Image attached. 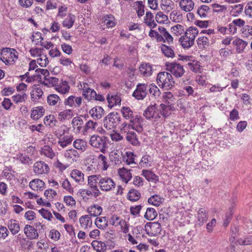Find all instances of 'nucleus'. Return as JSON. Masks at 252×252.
Listing matches in <instances>:
<instances>
[{
    "instance_id": "a18cd8bd",
    "label": "nucleus",
    "mask_w": 252,
    "mask_h": 252,
    "mask_svg": "<svg viewBox=\"0 0 252 252\" xmlns=\"http://www.w3.org/2000/svg\"><path fill=\"white\" fill-rule=\"evenodd\" d=\"M40 152L41 155H44L50 158H53L55 156V154L52 148L49 145L44 146L41 149Z\"/></svg>"
},
{
    "instance_id": "f03ea898",
    "label": "nucleus",
    "mask_w": 252,
    "mask_h": 252,
    "mask_svg": "<svg viewBox=\"0 0 252 252\" xmlns=\"http://www.w3.org/2000/svg\"><path fill=\"white\" fill-rule=\"evenodd\" d=\"M69 129L65 125H62L55 131V134L58 138V144L62 148L66 147L71 144L73 138L68 133Z\"/></svg>"
},
{
    "instance_id": "37998d69",
    "label": "nucleus",
    "mask_w": 252,
    "mask_h": 252,
    "mask_svg": "<svg viewBox=\"0 0 252 252\" xmlns=\"http://www.w3.org/2000/svg\"><path fill=\"white\" fill-rule=\"evenodd\" d=\"M72 116V111L70 109H65L59 113L58 119L60 121H63L70 119Z\"/></svg>"
},
{
    "instance_id": "c9c22d12",
    "label": "nucleus",
    "mask_w": 252,
    "mask_h": 252,
    "mask_svg": "<svg viewBox=\"0 0 252 252\" xmlns=\"http://www.w3.org/2000/svg\"><path fill=\"white\" fill-rule=\"evenodd\" d=\"M197 221L199 225H202L208 220V213L204 208H200L197 212Z\"/></svg>"
},
{
    "instance_id": "bb28decb",
    "label": "nucleus",
    "mask_w": 252,
    "mask_h": 252,
    "mask_svg": "<svg viewBox=\"0 0 252 252\" xmlns=\"http://www.w3.org/2000/svg\"><path fill=\"white\" fill-rule=\"evenodd\" d=\"M194 6L192 0H181L179 2L180 8L185 12H190L193 9Z\"/></svg>"
},
{
    "instance_id": "39448f33",
    "label": "nucleus",
    "mask_w": 252,
    "mask_h": 252,
    "mask_svg": "<svg viewBox=\"0 0 252 252\" xmlns=\"http://www.w3.org/2000/svg\"><path fill=\"white\" fill-rule=\"evenodd\" d=\"M160 114L164 118L168 116L166 113L162 111L159 112L156 105L148 107L143 113V115L147 119L152 121H158L160 119Z\"/></svg>"
},
{
    "instance_id": "9d476101",
    "label": "nucleus",
    "mask_w": 252,
    "mask_h": 252,
    "mask_svg": "<svg viewBox=\"0 0 252 252\" xmlns=\"http://www.w3.org/2000/svg\"><path fill=\"white\" fill-rule=\"evenodd\" d=\"M116 184L114 181L110 177L101 176L98 187L102 191L108 192L112 190L115 188Z\"/></svg>"
},
{
    "instance_id": "2eb2a0df",
    "label": "nucleus",
    "mask_w": 252,
    "mask_h": 252,
    "mask_svg": "<svg viewBox=\"0 0 252 252\" xmlns=\"http://www.w3.org/2000/svg\"><path fill=\"white\" fill-rule=\"evenodd\" d=\"M82 100L81 97L70 95L65 99L64 104L65 105H67L71 107L78 108L81 105Z\"/></svg>"
},
{
    "instance_id": "774afa93",
    "label": "nucleus",
    "mask_w": 252,
    "mask_h": 252,
    "mask_svg": "<svg viewBox=\"0 0 252 252\" xmlns=\"http://www.w3.org/2000/svg\"><path fill=\"white\" fill-rule=\"evenodd\" d=\"M171 29L173 33L177 36L180 35L185 32L184 26L179 24L172 27Z\"/></svg>"
},
{
    "instance_id": "aec40b11",
    "label": "nucleus",
    "mask_w": 252,
    "mask_h": 252,
    "mask_svg": "<svg viewBox=\"0 0 252 252\" xmlns=\"http://www.w3.org/2000/svg\"><path fill=\"white\" fill-rule=\"evenodd\" d=\"M64 156L68 161L72 163L77 161L79 154L76 150L70 149L65 151Z\"/></svg>"
},
{
    "instance_id": "8fccbe9b",
    "label": "nucleus",
    "mask_w": 252,
    "mask_h": 252,
    "mask_svg": "<svg viewBox=\"0 0 252 252\" xmlns=\"http://www.w3.org/2000/svg\"><path fill=\"white\" fill-rule=\"evenodd\" d=\"M28 98V95L25 93L16 94L12 96V100L16 104L24 102Z\"/></svg>"
},
{
    "instance_id": "0eeeda50",
    "label": "nucleus",
    "mask_w": 252,
    "mask_h": 252,
    "mask_svg": "<svg viewBox=\"0 0 252 252\" xmlns=\"http://www.w3.org/2000/svg\"><path fill=\"white\" fill-rule=\"evenodd\" d=\"M17 53L16 50L14 49L4 48L0 54V60L5 64H9L12 62L15 61V59L18 58Z\"/></svg>"
},
{
    "instance_id": "f8f14e48",
    "label": "nucleus",
    "mask_w": 252,
    "mask_h": 252,
    "mask_svg": "<svg viewBox=\"0 0 252 252\" xmlns=\"http://www.w3.org/2000/svg\"><path fill=\"white\" fill-rule=\"evenodd\" d=\"M158 30L160 32V36H161V40H159L158 42L167 43L169 45L173 43V36L164 27L159 26L158 28Z\"/></svg>"
},
{
    "instance_id": "473e14b6",
    "label": "nucleus",
    "mask_w": 252,
    "mask_h": 252,
    "mask_svg": "<svg viewBox=\"0 0 252 252\" xmlns=\"http://www.w3.org/2000/svg\"><path fill=\"white\" fill-rule=\"evenodd\" d=\"M144 23L150 28H154L157 26V24L154 21V17L151 12H146L144 18Z\"/></svg>"
},
{
    "instance_id": "6ab92c4d",
    "label": "nucleus",
    "mask_w": 252,
    "mask_h": 252,
    "mask_svg": "<svg viewBox=\"0 0 252 252\" xmlns=\"http://www.w3.org/2000/svg\"><path fill=\"white\" fill-rule=\"evenodd\" d=\"M47 102L50 107H56L60 105L62 101L57 94H51L47 97Z\"/></svg>"
},
{
    "instance_id": "603ef678",
    "label": "nucleus",
    "mask_w": 252,
    "mask_h": 252,
    "mask_svg": "<svg viewBox=\"0 0 252 252\" xmlns=\"http://www.w3.org/2000/svg\"><path fill=\"white\" fill-rule=\"evenodd\" d=\"M92 246L97 252H104L106 249L105 244L101 241H93L92 243Z\"/></svg>"
},
{
    "instance_id": "338daca9",
    "label": "nucleus",
    "mask_w": 252,
    "mask_h": 252,
    "mask_svg": "<svg viewBox=\"0 0 252 252\" xmlns=\"http://www.w3.org/2000/svg\"><path fill=\"white\" fill-rule=\"evenodd\" d=\"M237 243L239 245H252V235L247 236L244 239L239 238L237 240Z\"/></svg>"
},
{
    "instance_id": "de8ad7c7",
    "label": "nucleus",
    "mask_w": 252,
    "mask_h": 252,
    "mask_svg": "<svg viewBox=\"0 0 252 252\" xmlns=\"http://www.w3.org/2000/svg\"><path fill=\"white\" fill-rule=\"evenodd\" d=\"M97 123L92 120L89 121L85 125L82 132L84 135H86L88 132L94 130Z\"/></svg>"
},
{
    "instance_id": "b1692460",
    "label": "nucleus",
    "mask_w": 252,
    "mask_h": 252,
    "mask_svg": "<svg viewBox=\"0 0 252 252\" xmlns=\"http://www.w3.org/2000/svg\"><path fill=\"white\" fill-rule=\"evenodd\" d=\"M87 212L91 217H97L101 214L102 208L97 204H94L87 208Z\"/></svg>"
},
{
    "instance_id": "c03bdc74",
    "label": "nucleus",
    "mask_w": 252,
    "mask_h": 252,
    "mask_svg": "<svg viewBox=\"0 0 252 252\" xmlns=\"http://www.w3.org/2000/svg\"><path fill=\"white\" fill-rule=\"evenodd\" d=\"M140 74L144 76H149L152 74V66L148 63H143L139 67Z\"/></svg>"
},
{
    "instance_id": "0e129e2a",
    "label": "nucleus",
    "mask_w": 252,
    "mask_h": 252,
    "mask_svg": "<svg viewBox=\"0 0 252 252\" xmlns=\"http://www.w3.org/2000/svg\"><path fill=\"white\" fill-rule=\"evenodd\" d=\"M210 8L209 6L203 5L200 6L197 10V14L201 18H205L210 12Z\"/></svg>"
},
{
    "instance_id": "a211bd4d",
    "label": "nucleus",
    "mask_w": 252,
    "mask_h": 252,
    "mask_svg": "<svg viewBox=\"0 0 252 252\" xmlns=\"http://www.w3.org/2000/svg\"><path fill=\"white\" fill-rule=\"evenodd\" d=\"M24 232L29 239H36L38 237L37 230L30 225H26L24 228Z\"/></svg>"
},
{
    "instance_id": "09e8293b",
    "label": "nucleus",
    "mask_w": 252,
    "mask_h": 252,
    "mask_svg": "<svg viewBox=\"0 0 252 252\" xmlns=\"http://www.w3.org/2000/svg\"><path fill=\"white\" fill-rule=\"evenodd\" d=\"M104 23L108 28H112L116 24V19L112 15H106L103 17Z\"/></svg>"
},
{
    "instance_id": "dca6fc26",
    "label": "nucleus",
    "mask_w": 252,
    "mask_h": 252,
    "mask_svg": "<svg viewBox=\"0 0 252 252\" xmlns=\"http://www.w3.org/2000/svg\"><path fill=\"white\" fill-rule=\"evenodd\" d=\"M100 178V175H90L88 178V185L91 189L96 190L97 194H101L97 186V184L99 183Z\"/></svg>"
},
{
    "instance_id": "393cba45",
    "label": "nucleus",
    "mask_w": 252,
    "mask_h": 252,
    "mask_svg": "<svg viewBox=\"0 0 252 252\" xmlns=\"http://www.w3.org/2000/svg\"><path fill=\"white\" fill-rule=\"evenodd\" d=\"M7 227L13 235L17 234L20 230L19 222L13 219H10L7 222Z\"/></svg>"
},
{
    "instance_id": "cd10ccee",
    "label": "nucleus",
    "mask_w": 252,
    "mask_h": 252,
    "mask_svg": "<svg viewBox=\"0 0 252 252\" xmlns=\"http://www.w3.org/2000/svg\"><path fill=\"white\" fill-rule=\"evenodd\" d=\"M83 87V95L86 99L90 100L94 99V96H96V92L94 90L88 87L87 84H84Z\"/></svg>"
},
{
    "instance_id": "c756f323",
    "label": "nucleus",
    "mask_w": 252,
    "mask_h": 252,
    "mask_svg": "<svg viewBox=\"0 0 252 252\" xmlns=\"http://www.w3.org/2000/svg\"><path fill=\"white\" fill-rule=\"evenodd\" d=\"M107 100L108 103V106L112 108L114 106L120 105L121 102V98L118 94L111 95L108 94Z\"/></svg>"
},
{
    "instance_id": "864d4df0",
    "label": "nucleus",
    "mask_w": 252,
    "mask_h": 252,
    "mask_svg": "<svg viewBox=\"0 0 252 252\" xmlns=\"http://www.w3.org/2000/svg\"><path fill=\"white\" fill-rule=\"evenodd\" d=\"M73 146L75 149L84 152L86 149L87 143L82 139H78L74 141Z\"/></svg>"
},
{
    "instance_id": "052dcab7",
    "label": "nucleus",
    "mask_w": 252,
    "mask_h": 252,
    "mask_svg": "<svg viewBox=\"0 0 252 252\" xmlns=\"http://www.w3.org/2000/svg\"><path fill=\"white\" fill-rule=\"evenodd\" d=\"M109 223L113 226H118L120 224H124L125 220L121 219L117 215H113L109 220Z\"/></svg>"
},
{
    "instance_id": "9b49d317",
    "label": "nucleus",
    "mask_w": 252,
    "mask_h": 252,
    "mask_svg": "<svg viewBox=\"0 0 252 252\" xmlns=\"http://www.w3.org/2000/svg\"><path fill=\"white\" fill-rule=\"evenodd\" d=\"M147 85L145 84H139L133 92L132 95L137 100H142L147 94Z\"/></svg>"
},
{
    "instance_id": "ddd939ff",
    "label": "nucleus",
    "mask_w": 252,
    "mask_h": 252,
    "mask_svg": "<svg viewBox=\"0 0 252 252\" xmlns=\"http://www.w3.org/2000/svg\"><path fill=\"white\" fill-rule=\"evenodd\" d=\"M49 170L48 165L44 161H37L33 165V171L37 175L47 174Z\"/></svg>"
},
{
    "instance_id": "ea45409f",
    "label": "nucleus",
    "mask_w": 252,
    "mask_h": 252,
    "mask_svg": "<svg viewBox=\"0 0 252 252\" xmlns=\"http://www.w3.org/2000/svg\"><path fill=\"white\" fill-rule=\"evenodd\" d=\"M244 6L242 4H235L231 6L230 9V14L232 17L239 16L243 11Z\"/></svg>"
},
{
    "instance_id": "5701e85b",
    "label": "nucleus",
    "mask_w": 252,
    "mask_h": 252,
    "mask_svg": "<svg viewBox=\"0 0 252 252\" xmlns=\"http://www.w3.org/2000/svg\"><path fill=\"white\" fill-rule=\"evenodd\" d=\"M29 186L34 190H43L45 188V183L40 179H35L30 182Z\"/></svg>"
},
{
    "instance_id": "58836bf2",
    "label": "nucleus",
    "mask_w": 252,
    "mask_h": 252,
    "mask_svg": "<svg viewBox=\"0 0 252 252\" xmlns=\"http://www.w3.org/2000/svg\"><path fill=\"white\" fill-rule=\"evenodd\" d=\"M142 175L144 176L148 181L154 183H157L158 181V177L150 170H143Z\"/></svg>"
},
{
    "instance_id": "f704fd0d",
    "label": "nucleus",
    "mask_w": 252,
    "mask_h": 252,
    "mask_svg": "<svg viewBox=\"0 0 252 252\" xmlns=\"http://www.w3.org/2000/svg\"><path fill=\"white\" fill-rule=\"evenodd\" d=\"M198 47L199 49H207L210 45L209 37L202 36L197 39Z\"/></svg>"
},
{
    "instance_id": "f3484780",
    "label": "nucleus",
    "mask_w": 252,
    "mask_h": 252,
    "mask_svg": "<svg viewBox=\"0 0 252 252\" xmlns=\"http://www.w3.org/2000/svg\"><path fill=\"white\" fill-rule=\"evenodd\" d=\"M131 170L127 169L126 168L119 169L118 173L122 180L125 183H127L132 178V174L130 172Z\"/></svg>"
},
{
    "instance_id": "c85d7f7f",
    "label": "nucleus",
    "mask_w": 252,
    "mask_h": 252,
    "mask_svg": "<svg viewBox=\"0 0 252 252\" xmlns=\"http://www.w3.org/2000/svg\"><path fill=\"white\" fill-rule=\"evenodd\" d=\"M233 44L236 47V52L238 53H241L244 52L246 47L248 45V42L243 39L237 37L233 41Z\"/></svg>"
},
{
    "instance_id": "4468645a",
    "label": "nucleus",
    "mask_w": 252,
    "mask_h": 252,
    "mask_svg": "<svg viewBox=\"0 0 252 252\" xmlns=\"http://www.w3.org/2000/svg\"><path fill=\"white\" fill-rule=\"evenodd\" d=\"M121 111L123 117L128 121H132L133 122H135V121L138 120L139 117H140L138 115H135L132 110L128 107L124 106L122 108Z\"/></svg>"
},
{
    "instance_id": "680f3d73",
    "label": "nucleus",
    "mask_w": 252,
    "mask_h": 252,
    "mask_svg": "<svg viewBox=\"0 0 252 252\" xmlns=\"http://www.w3.org/2000/svg\"><path fill=\"white\" fill-rule=\"evenodd\" d=\"M140 193L136 189H132L128 191V199L130 201H137L140 198Z\"/></svg>"
},
{
    "instance_id": "412c9836",
    "label": "nucleus",
    "mask_w": 252,
    "mask_h": 252,
    "mask_svg": "<svg viewBox=\"0 0 252 252\" xmlns=\"http://www.w3.org/2000/svg\"><path fill=\"white\" fill-rule=\"evenodd\" d=\"M125 133L126 134V139L128 143L134 146L140 144L137 135L134 131L128 130Z\"/></svg>"
},
{
    "instance_id": "69168bd1",
    "label": "nucleus",
    "mask_w": 252,
    "mask_h": 252,
    "mask_svg": "<svg viewBox=\"0 0 252 252\" xmlns=\"http://www.w3.org/2000/svg\"><path fill=\"white\" fill-rule=\"evenodd\" d=\"M156 21L159 24H166L168 22V18L167 16L159 11L158 12L155 17Z\"/></svg>"
},
{
    "instance_id": "4be33fe9",
    "label": "nucleus",
    "mask_w": 252,
    "mask_h": 252,
    "mask_svg": "<svg viewBox=\"0 0 252 252\" xmlns=\"http://www.w3.org/2000/svg\"><path fill=\"white\" fill-rule=\"evenodd\" d=\"M89 114L95 120L102 118L104 113V110L101 106H95L89 111Z\"/></svg>"
},
{
    "instance_id": "49530a36",
    "label": "nucleus",
    "mask_w": 252,
    "mask_h": 252,
    "mask_svg": "<svg viewBox=\"0 0 252 252\" xmlns=\"http://www.w3.org/2000/svg\"><path fill=\"white\" fill-rule=\"evenodd\" d=\"M75 21V16L72 13H69L67 17L63 21V26L68 29L71 28Z\"/></svg>"
},
{
    "instance_id": "e2e57ef3",
    "label": "nucleus",
    "mask_w": 252,
    "mask_h": 252,
    "mask_svg": "<svg viewBox=\"0 0 252 252\" xmlns=\"http://www.w3.org/2000/svg\"><path fill=\"white\" fill-rule=\"evenodd\" d=\"M187 65L192 71L195 73L200 72V65L198 62L193 60L192 62H189Z\"/></svg>"
},
{
    "instance_id": "a878e982",
    "label": "nucleus",
    "mask_w": 252,
    "mask_h": 252,
    "mask_svg": "<svg viewBox=\"0 0 252 252\" xmlns=\"http://www.w3.org/2000/svg\"><path fill=\"white\" fill-rule=\"evenodd\" d=\"M79 222L81 227L84 229L90 228L93 224L91 217L88 215L81 216L79 218Z\"/></svg>"
},
{
    "instance_id": "7c9ffc66",
    "label": "nucleus",
    "mask_w": 252,
    "mask_h": 252,
    "mask_svg": "<svg viewBox=\"0 0 252 252\" xmlns=\"http://www.w3.org/2000/svg\"><path fill=\"white\" fill-rule=\"evenodd\" d=\"M44 112L45 109L43 107H35L32 110L31 117L33 120H37L43 116Z\"/></svg>"
},
{
    "instance_id": "6e6552de",
    "label": "nucleus",
    "mask_w": 252,
    "mask_h": 252,
    "mask_svg": "<svg viewBox=\"0 0 252 252\" xmlns=\"http://www.w3.org/2000/svg\"><path fill=\"white\" fill-rule=\"evenodd\" d=\"M166 66L167 70L177 78L181 77L185 72L183 65L176 62L167 63Z\"/></svg>"
},
{
    "instance_id": "e433bc0d",
    "label": "nucleus",
    "mask_w": 252,
    "mask_h": 252,
    "mask_svg": "<svg viewBox=\"0 0 252 252\" xmlns=\"http://www.w3.org/2000/svg\"><path fill=\"white\" fill-rule=\"evenodd\" d=\"M160 5L163 11L168 12L173 9L174 3L171 0H161Z\"/></svg>"
},
{
    "instance_id": "20e7f679",
    "label": "nucleus",
    "mask_w": 252,
    "mask_h": 252,
    "mask_svg": "<svg viewBox=\"0 0 252 252\" xmlns=\"http://www.w3.org/2000/svg\"><path fill=\"white\" fill-rule=\"evenodd\" d=\"M107 141L106 137L94 134L91 137L89 143L94 148H95L102 153H104L107 147Z\"/></svg>"
},
{
    "instance_id": "7ed1b4c3",
    "label": "nucleus",
    "mask_w": 252,
    "mask_h": 252,
    "mask_svg": "<svg viewBox=\"0 0 252 252\" xmlns=\"http://www.w3.org/2000/svg\"><path fill=\"white\" fill-rule=\"evenodd\" d=\"M156 81L158 86L165 90L172 89L175 85V81L171 73L162 71L158 74Z\"/></svg>"
},
{
    "instance_id": "4c0bfd02",
    "label": "nucleus",
    "mask_w": 252,
    "mask_h": 252,
    "mask_svg": "<svg viewBox=\"0 0 252 252\" xmlns=\"http://www.w3.org/2000/svg\"><path fill=\"white\" fill-rule=\"evenodd\" d=\"M69 90L70 87L66 81L61 80L60 82H59L57 87H56V90L62 94L67 93Z\"/></svg>"
},
{
    "instance_id": "72a5a7b5",
    "label": "nucleus",
    "mask_w": 252,
    "mask_h": 252,
    "mask_svg": "<svg viewBox=\"0 0 252 252\" xmlns=\"http://www.w3.org/2000/svg\"><path fill=\"white\" fill-rule=\"evenodd\" d=\"M43 94L42 89L38 85L35 86L31 93V99L33 101H36L41 97Z\"/></svg>"
},
{
    "instance_id": "4d7b16f0",
    "label": "nucleus",
    "mask_w": 252,
    "mask_h": 252,
    "mask_svg": "<svg viewBox=\"0 0 252 252\" xmlns=\"http://www.w3.org/2000/svg\"><path fill=\"white\" fill-rule=\"evenodd\" d=\"M158 216V213L153 208H148L144 215V218L148 220H153Z\"/></svg>"
},
{
    "instance_id": "3c124183",
    "label": "nucleus",
    "mask_w": 252,
    "mask_h": 252,
    "mask_svg": "<svg viewBox=\"0 0 252 252\" xmlns=\"http://www.w3.org/2000/svg\"><path fill=\"white\" fill-rule=\"evenodd\" d=\"M163 101L168 106L173 104L175 98L172 93L170 92H165L162 96Z\"/></svg>"
},
{
    "instance_id": "5fc2aeb1",
    "label": "nucleus",
    "mask_w": 252,
    "mask_h": 252,
    "mask_svg": "<svg viewBox=\"0 0 252 252\" xmlns=\"http://www.w3.org/2000/svg\"><path fill=\"white\" fill-rule=\"evenodd\" d=\"M95 224L99 229H105L108 226V220L106 217L96 218Z\"/></svg>"
},
{
    "instance_id": "2f4dec72",
    "label": "nucleus",
    "mask_w": 252,
    "mask_h": 252,
    "mask_svg": "<svg viewBox=\"0 0 252 252\" xmlns=\"http://www.w3.org/2000/svg\"><path fill=\"white\" fill-rule=\"evenodd\" d=\"M70 176L76 183L79 184H82L84 181V175L79 170H73L70 173Z\"/></svg>"
},
{
    "instance_id": "423d86ee",
    "label": "nucleus",
    "mask_w": 252,
    "mask_h": 252,
    "mask_svg": "<svg viewBox=\"0 0 252 252\" xmlns=\"http://www.w3.org/2000/svg\"><path fill=\"white\" fill-rule=\"evenodd\" d=\"M121 121L120 115L117 112L109 113L103 120V126L107 130L115 128Z\"/></svg>"
},
{
    "instance_id": "79ce46f5",
    "label": "nucleus",
    "mask_w": 252,
    "mask_h": 252,
    "mask_svg": "<svg viewBox=\"0 0 252 252\" xmlns=\"http://www.w3.org/2000/svg\"><path fill=\"white\" fill-rule=\"evenodd\" d=\"M59 82V80L57 77L49 76L46 77L42 84L48 87H54L56 90V87H57Z\"/></svg>"
},
{
    "instance_id": "13d9d810",
    "label": "nucleus",
    "mask_w": 252,
    "mask_h": 252,
    "mask_svg": "<svg viewBox=\"0 0 252 252\" xmlns=\"http://www.w3.org/2000/svg\"><path fill=\"white\" fill-rule=\"evenodd\" d=\"M149 91L151 95L155 98H158L161 92L159 88L154 84H151L149 86Z\"/></svg>"
},
{
    "instance_id": "6e6d98bb",
    "label": "nucleus",
    "mask_w": 252,
    "mask_h": 252,
    "mask_svg": "<svg viewBox=\"0 0 252 252\" xmlns=\"http://www.w3.org/2000/svg\"><path fill=\"white\" fill-rule=\"evenodd\" d=\"M80 194L83 198H88V196H90L91 195L93 196L94 197H97L99 196L101 194H97L96 191L94 190L91 191L89 189H81L79 191Z\"/></svg>"
},
{
    "instance_id": "f257e3e1",
    "label": "nucleus",
    "mask_w": 252,
    "mask_h": 252,
    "mask_svg": "<svg viewBox=\"0 0 252 252\" xmlns=\"http://www.w3.org/2000/svg\"><path fill=\"white\" fill-rule=\"evenodd\" d=\"M198 33L197 29L194 27H190L185 32V34L182 35L179 41L181 45L184 49H189L194 43L195 39Z\"/></svg>"
},
{
    "instance_id": "bf43d9fd",
    "label": "nucleus",
    "mask_w": 252,
    "mask_h": 252,
    "mask_svg": "<svg viewBox=\"0 0 252 252\" xmlns=\"http://www.w3.org/2000/svg\"><path fill=\"white\" fill-rule=\"evenodd\" d=\"M163 200V198L156 194L152 196L148 199V202L152 205L158 206L162 203Z\"/></svg>"
},
{
    "instance_id": "a19ab883",
    "label": "nucleus",
    "mask_w": 252,
    "mask_h": 252,
    "mask_svg": "<svg viewBox=\"0 0 252 252\" xmlns=\"http://www.w3.org/2000/svg\"><path fill=\"white\" fill-rule=\"evenodd\" d=\"M160 49L162 53L167 57L173 58L175 54L173 49L171 46L162 44L160 46Z\"/></svg>"
},
{
    "instance_id": "1a4fd4ad",
    "label": "nucleus",
    "mask_w": 252,
    "mask_h": 252,
    "mask_svg": "<svg viewBox=\"0 0 252 252\" xmlns=\"http://www.w3.org/2000/svg\"><path fill=\"white\" fill-rule=\"evenodd\" d=\"M145 230L148 235L156 236L161 232V224L157 221L147 222L145 225Z\"/></svg>"
}]
</instances>
